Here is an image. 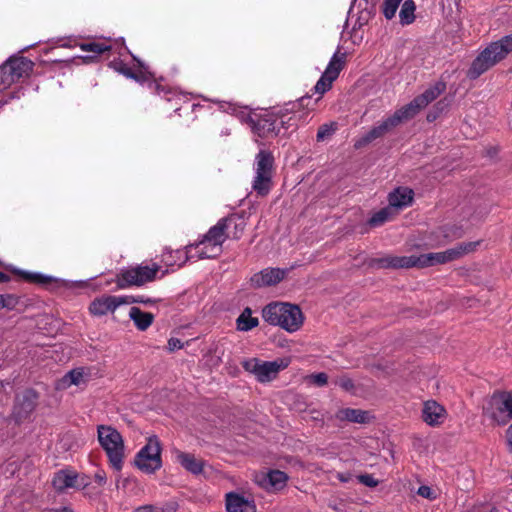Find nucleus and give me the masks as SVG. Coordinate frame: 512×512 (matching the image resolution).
Masks as SVG:
<instances>
[{
    "label": "nucleus",
    "instance_id": "1",
    "mask_svg": "<svg viewBox=\"0 0 512 512\" xmlns=\"http://www.w3.org/2000/svg\"><path fill=\"white\" fill-rule=\"evenodd\" d=\"M309 98H300L297 101L286 104L283 108L273 111L265 110L261 114L248 116L252 130L260 137L277 136L281 129L296 128L298 121H305L307 114L302 108Z\"/></svg>",
    "mask_w": 512,
    "mask_h": 512
},
{
    "label": "nucleus",
    "instance_id": "2",
    "mask_svg": "<svg viewBox=\"0 0 512 512\" xmlns=\"http://www.w3.org/2000/svg\"><path fill=\"white\" fill-rule=\"evenodd\" d=\"M445 90V84L436 83L434 86L425 90L421 95L414 98L410 103L396 110L394 114L377 126L373 127L362 139L363 143H369L385 133L398 126L402 122L408 121L416 116L430 102L435 100Z\"/></svg>",
    "mask_w": 512,
    "mask_h": 512
},
{
    "label": "nucleus",
    "instance_id": "3",
    "mask_svg": "<svg viewBox=\"0 0 512 512\" xmlns=\"http://www.w3.org/2000/svg\"><path fill=\"white\" fill-rule=\"evenodd\" d=\"M480 244L479 241L467 242L443 252L421 254L419 256H388L379 260L382 267L410 268L429 267L458 259L473 252Z\"/></svg>",
    "mask_w": 512,
    "mask_h": 512
},
{
    "label": "nucleus",
    "instance_id": "4",
    "mask_svg": "<svg viewBox=\"0 0 512 512\" xmlns=\"http://www.w3.org/2000/svg\"><path fill=\"white\" fill-rule=\"evenodd\" d=\"M262 318L273 326H279L289 333L300 330L304 323L301 309L288 302H271L262 309Z\"/></svg>",
    "mask_w": 512,
    "mask_h": 512
},
{
    "label": "nucleus",
    "instance_id": "5",
    "mask_svg": "<svg viewBox=\"0 0 512 512\" xmlns=\"http://www.w3.org/2000/svg\"><path fill=\"white\" fill-rule=\"evenodd\" d=\"M512 52V33L490 43L472 62L467 76L476 79Z\"/></svg>",
    "mask_w": 512,
    "mask_h": 512
},
{
    "label": "nucleus",
    "instance_id": "6",
    "mask_svg": "<svg viewBox=\"0 0 512 512\" xmlns=\"http://www.w3.org/2000/svg\"><path fill=\"white\" fill-rule=\"evenodd\" d=\"M97 438L105 451L111 467L120 471L124 459V441L122 435L112 426L98 425Z\"/></svg>",
    "mask_w": 512,
    "mask_h": 512
},
{
    "label": "nucleus",
    "instance_id": "7",
    "mask_svg": "<svg viewBox=\"0 0 512 512\" xmlns=\"http://www.w3.org/2000/svg\"><path fill=\"white\" fill-rule=\"evenodd\" d=\"M274 157L266 150H260L255 157L253 190L260 196L269 193L272 187Z\"/></svg>",
    "mask_w": 512,
    "mask_h": 512
},
{
    "label": "nucleus",
    "instance_id": "8",
    "mask_svg": "<svg viewBox=\"0 0 512 512\" xmlns=\"http://www.w3.org/2000/svg\"><path fill=\"white\" fill-rule=\"evenodd\" d=\"M483 413L498 425L512 419V391H497L488 399Z\"/></svg>",
    "mask_w": 512,
    "mask_h": 512
},
{
    "label": "nucleus",
    "instance_id": "9",
    "mask_svg": "<svg viewBox=\"0 0 512 512\" xmlns=\"http://www.w3.org/2000/svg\"><path fill=\"white\" fill-rule=\"evenodd\" d=\"M290 358L284 357L274 361H262L258 358H250L243 361V368L253 374L257 381L266 383L274 380L281 370L287 368Z\"/></svg>",
    "mask_w": 512,
    "mask_h": 512
},
{
    "label": "nucleus",
    "instance_id": "10",
    "mask_svg": "<svg viewBox=\"0 0 512 512\" xmlns=\"http://www.w3.org/2000/svg\"><path fill=\"white\" fill-rule=\"evenodd\" d=\"M158 271V265H137L120 270L116 275L115 283L118 288L125 289L131 286H141L153 280Z\"/></svg>",
    "mask_w": 512,
    "mask_h": 512
},
{
    "label": "nucleus",
    "instance_id": "11",
    "mask_svg": "<svg viewBox=\"0 0 512 512\" xmlns=\"http://www.w3.org/2000/svg\"><path fill=\"white\" fill-rule=\"evenodd\" d=\"M226 240V235L222 232L220 226L214 225L204 235L203 239L195 246H189L197 259L213 258L222 252V245Z\"/></svg>",
    "mask_w": 512,
    "mask_h": 512
},
{
    "label": "nucleus",
    "instance_id": "12",
    "mask_svg": "<svg viewBox=\"0 0 512 512\" xmlns=\"http://www.w3.org/2000/svg\"><path fill=\"white\" fill-rule=\"evenodd\" d=\"M135 465L146 474L160 468V442L157 436L150 437L148 443L137 453Z\"/></svg>",
    "mask_w": 512,
    "mask_h": 512
},
{
    "label": "nucleus",
    "instance_id": "13",
    "mask_svg": "<svg viewBox=\"0 0 512 512\" xmlns=\"http://www.w3.org/2000/svg\"><path fill=\"white\" fill-rule=\"evenodd\" d=\"M38 398V393L32 388L15 396L11 418L16 424H21L30 417L36 409Z\"/></svg>",
    "mask_w": 512,
    "mask_h": 512
},
{
    "label": "nucleus",
    "instance_id": "14",
    "mask_svg": "<svg viewBox=\"0 0 512 512\" xmlns=\"http://www.w3.org/2000/svg\"><path fill=\"white\" fill-rule=\"evenodd\" d=\"M346 62V53L338 49L331 57L325 71L315 85V91L324 94L331 87L332 83L338 78Z\"/></svg>",
    "mask_w": 512,
    "mask_h": 512
},
{
    "label": "nucleus",
    "instance_id": "15",
    "mask_svg": "<svg viewBox=\"0 0 512 512\" xmlns=\"http://www.w3.org/2000/svg\"><path fill=\"white\" fill-rule=\"evenodd\" d=\"M135 302H143V300H138L132 296L102 295L90 303L89 312L93 316L101 317L113 313L121 305Z\"/></svg>",
    "mask_w": 512,
    "mask_h": 512
},
{
    "label": "nucleus",
    "instance_id": "16",
    "mask_svg": "<svg viewBox=\"0 0 512 512\" xmlns=\"http://www.w3.org/2000/svg\"><path fill=\"white\" fill-rule=\"evenodd\" d=\"M286 271L279 268H266L255 273L250 278L251 286L254 288H263L278 284L284 279Z\"/></svg>",
    "mask_w": 512,
    "mask_h": 512
},
{
    "label": "nucleus",
    "instance_id": "17",
    "mask_svg": "<svg viewBox=\"0 0 512 512\" xmlns=\"http://www.w3.org/2000/svg\"><path fill=\"white\" fill-rule=\"evenodd\" d=\"M462 234L463 231L460 227L455 225L444 226L432 232L424 242V245L429 248L438 247L446 244L448 241L461 237Z\"/></svg>",
    "mask_w": 512,
    "mask_h": 512
},
{
    "label": "nucleus",
    "instance_id": "18",
    "mask_svg": "<svg viewBox=\"0 0 512 512\" xmlns=\"http://www.w3.org/2000/svg\"><path fill=\"white\" fill-rule=\"evenodd\" d=\"M193 258H195V255L189 247H187L186 250H171L165 248L164 251H162V264L167 266V271H174L180 268L186 261Z\"/></svg>",
    "mask_w": 512,
    "mask_h": 512
},
{
    "label": "nucleus",
    "instance_id": "19",
    "mask_svg": "<svg viewBox=\"0 0 512 512\" xmlns=\"http://www.w3.org/2000/svg\"><path fill=\"white\" fill-rule=\"evenodd\" d=\"M446 410L434 400L426 401L423 404L422 418L430 426L442 424L446 419Z\"/></svg>",
    "mask_w": 512,
    "mask_h": 512
},
{
    "label": "nucleus",
    "instance_id": "20",
    "mask_svg": "<svg viewBox=\"0 0 512 512\" xmlns=\"http://www.w3.org/2000/svg\"><path fill=\"white\" fill-rule=\"evenodd\" d=\"M216 226H220L222 232L226 235V239H239L245 230L246 223L243 218L232 215L219 220Z\"/></svg>",
    "mask_w": 512,
    "mask_h": 512
},
{
    "label": "nucleus",
    "instance_id": "21",
    "mask_svg": "<svg viewBox=\"0 0 512 512\" xmlns=\"http://www.w3.org/2000/svg\"><path fill=\"white\" fill-rule=\"evenodd\" d=\"M288 476L280 470H271L257 477L258 483L267 490L278 491L286 486Z\"/></svg>",
    "mask_w": 512,
    "mask_h": 512
},
{
    "label": "nucleus",
    "instance_id": "22",
    "mask_svg": "<svg viewBox=\"0 0 512 512\" xmlns=\"http://www.w3.org/2000/svg\"><path fill=\"white\" fill-rule=\"evenodd\" d=\"M5 64V69L11 72L16 81L22 77H27L34 66V63L26 57L9 58Z\"/></svg>",
    "mask_w": 512,
    "mask_h": 512
},
{
    "label": "nucleus",
    "instance_id": "23",
    "mask_svg": "<svg viewBox=\"0 0 512 512\" xmlns=\"http://www.w3.org/2000/svg\"><path fill=\"white\" fill-rule=\"evenodd\" d=\"M226 509L228 512H255L253 501L244 496L230 492L226 495Z\"/></svg>",
    "mask_w": 512,
    "mask_h": 512
},
{
    "label": "nucleus",
    "instance_id": "24",
    "mask_svg": "<svg viewBox=\"0 0 512 512\" xmlns=\"http://www.w3.org/2000/svg\"><path fill=\"white\" fill-rule=\"evenodd\" d=\"M88 376L89 374L84 367L72 369L58 380L56 388L67 389L72 385L80 386L86 384Z\"/></svg>",
    "mask_w": 512,
    "mask_h": 512
},
{
    "label": "nucleus",
    "instance_id": "25",
    "mask_svg": "<svg viewBox=\"0 0 512 512\" xmlns=\"http://www.w3.org/2000/svg\"><path fill=\"white\" fill-rule=\"evenodd\" d=\"M413 200V191L406 187H399L389 194V204L392 209H402L409 206Z\"/></svg>",
    "mask_w": 512,
    "mask_h": 512
},
{
    "label": "nucleus",
    "instance_id": "26",
    "mask_svg": "<svg viewBox=\"0 0 512 512\" xmlns=\"http://www.w3.org/2000/svg\"><path fill=\"white\" fill-rule=\"evenodd\" d=\"M129 317L134 322L136 328L140 331L147 330L154 320V315L152 313L145 312L136 306L130 308Z\"/></svg>",
    "mask_w": 512,
    "mask_h": 512
},
{
    "label": "nucleus",
    "instance_id": "27",
    "mask_svg": "<svg viewBox=\"0 0 512 512\" xmlns=\"http://www.w3.org/2000/svg\"><path fill=\"white\" fill-rule=\"evenodd\" d=\"M79 47L81 50L91 52L93 55L85 57V60L93 61L98 58L101 54L110 51L111 45L104 41H89L80 43Z\"/></svg>",
    "mask_w": 512,
    "mask_h": 512
},
{
    "label": "nucleus",
    "instance_id": "28",
    "mask_svg": "<svg viewBox=\"0 0 512 512\" xmlns=\"http://www.w3.org/2000/svg\"><path fill=\"white\" fill-rule=\"evenodd\" d=\"M77 475L70 471L60 470L55 473L52 485L58 491H63L66 488L74 487Z\"/></svg>",
    "mask_w": 512,
    "mask_h": 512
},
{
    "label": "nucleus",
    "instance_id": "29",
    "mask_svg": "<svg viewBox=\"0 0 512 512\" xmlns=\"http://www.w3.org/2000/svg\"><path fill=\"white\" fill-rule=\"evenodd\" d=\"M177 460L186 470L193 474L201 473L204 467V462L191 454L179 453Z\"/></svg>",
    "mask_w": 512,
    "mask_h": 512
},
{
    "label": "nucleus",
    "instance_id": "30",
    "mask_svg": "<svg viewBox=\"0 0 512 512\" xmlns=\"http://www.w3.org/2000/svg\"><path fill=\"white\" fill-rule=\"evenodd\" d=\"M10 270L14 274L19 275L23 280H25L29 283H34V284H39V285H47V284L51 283L52 281H54L53 277L47 276V275H44L41 273L27 272V271H23V270H20L17 268H11Z\"/></svg>",
    "mask_w": 512,
    "mask_h": 512
},
{
    "label": "nucleus",
    "instance_id": "31",
    "mask_svg": "<svg viewBox=\"0 0 512 512\" xmlns=\"http://www.w3.org/2000/svg\"><path fill=\"white\" fill-rule=\"evenodd\" d=\"M337 418L340 420H347L350 422L355 423H365L369 415L367 412L362 411L360 409H351V408H345L341 409L336 414Z\"/></svg>",
    "mask_w": 512,
    "mask_h": 512
},
{
    "label": "nucleus",
    "instance_id": "32",
    "mask_svg": "<svg viewBox=\"0 0 512 512\" xmlns=\"http://www.w3.org/2000/svg\"><path fill=\"white\" fill-rule=\"evenodd\" d=\"M259 324V320L252 316V310L245 308L236 320L237 329L239 331H249Z\"/></svg>",
    "mask_w": 512,
    "mask_h": 512
},
{
    "label": "nucleus",
    "instance_id": "33",
    "mask_svg": "<svg viewBox=\"0 0 512 512\" xmlns=\"http://www.w3.org/2000/svg\"><path fill=\"white\" fill-rule=\"evenodd\" d=\"M184 100V96L176 91H166L162 95V103L165 102V109L167 111H178L181 108V104Z\"/></svg>",
    "mask_w": 512,
    "mask_h": 512
},
{
    "label": "nucleus",
    "instance_id": "34",
    "mask_svg": "<svg viewBox=\"0 0 512 512\" xmlns=\"http://www.w3.org/2000/svg\"><path fill=\"white\" fill-rule=\"evenodd\" d=\"M415 4L413 0H405L399 12V18L402 25H409L415 19Z\"/></svg>",
    "mask_w": 512,
    "mask_h": 512
},
{
    "label": "nucleus",
    "instance_id": "35",
    "mask_svg": "<svg viewBox=\"0 0 512 512\" xmlns=\"http://www.w3.org/2000/svg\"><path fill=\"white\" fill-rule=\"evenodd\" d=\"M392 208L389 205V207L383 208L380 211L376 212L369 220V224L371 226H379L383 224L385 221H387L391 214H392Z\"/></svg>",
    "mask_w": 512,
    "mask_h": 512
},
{
    "label": "nucleus",
    "instance_id": "36",
    "mask_svg": "<svg viewBox=\"0 0 512 512\" xmlns=\"http://www.w3.org/2000/svg\"><path fill=\"white\" fill-rule=\"evenodd\" d=\"M6 64L0 66V92L10 87L16 80L10 71H7Z\"/></svg>",
    "mask_w": 512,
    "mask_h": 512
},
{
    "label": "nucleus",
    "instance_id": "37",
    "mask_svg": "<svg viewBox=\"0 0 512 512\" xmlns=\"http://www.w3.org/2000/svg\"><path fill=\"white\" fill-rule=\"evenodd\" d=\"M337 129V124L335 122L326 123L319 127L317 132V140L323 141L326 138L332 136Z\"/></svg>",
    "mask_w": 512,
    "mask_h": 512
},
{
    "label": "nucleus",
    "instance_id": "38",
    "mask_svg": "<svg viewBox=\"0 0 512 512\" xmlns=\"http://www.w3.org/2000/svg\"><path fill=\"white\" fill-rule=\"evenodd\" d=\"M19 303V297L14 294H1L0 295V309L7 308L14 309Z\"/></svg>",
    "mask_w": 512,
    "mask_h": 512
},
{
    "label": "nucleus",
    "instance_id": "39",
    "mask_svg": "<svg viewBox=\"0 0 512 512\" xmlns=\"http://www.w3.org/2000/svg\"><path fill=\"white\" fill-rule=\"evenodd\" d=\"M401 1L402 0H385L383 13L387 19H392L395 16Z\"/></svg>",
    "mask_w": 512,
    "mask_h": 512
},
{
    "label": "nucleus",
    "instance_id": "40",
    "mask_svg": "<svg viewBox=\"0 0 512 512\" xmlns=\"http://www.w3.org/2000/svg\"><path fill=\"white\" fill-rule=\"evenodd\" d=\"M357 478L360 483H362L363 485H365L367 487H376L379 483L378 480H376L370 474L359 475Z\"/></svg>",
    "mask_w": 512,
    "mask_h": 512
},
{
    "label": "nucleus",
    "instance_id": "41",
    "mask_svg": "<svg viewBox=\"0 0 512 512\" xmlns=\"http://www.w3.org/2000/svg\"><path fill=\"white\" fill-rule=\"evenodd\" d=\"M417 494L423 498L433 500L436 498L435 491H433L429 486H420L418 488Z\"/></svg>",
    "mask_w": 512,
    "mask_h": 512
},
{
    "label": "nucleus",
    "instance_id": "42",
    "mask_svg": "<svg viewBox=\"0 0 512 512\" xmlns=\"http://www.w3.org/2000/svg\"><path fill=\"white\" fill-rule=\"evenodd\" d=\"M328 377L325 373H317L310 376V381L317 386H324L327 383Z\"/></svg>",
    "mask_w": 512,
    "mask_h": 512
},
{
    "label": "nucleus",
    "instance_id": "43",
    "mask_svg": "<svg viewBox=\"0 0 512 512\" xmlns=\"http://www.w3.org/2000/svg\"><path fill=\"white\" fill-rule=\"evenodd\" d=\"M338 385L343 388L344 390L346 391H350L353 389L354 387V384H353V381L350 379V378H347V377H341L339 378L338 380Z\"/></svg>",
    "mask_w": 512,
    "mask_h": 512
},
{
    "label": "nucleus",
    "instance_id": "44",
    "mask_svg": "<svg viewBox=\"0 0 512 512\" xmlns=\"http://www.w3.org/2000/svg\"><path fill=\"white\" fill-rule=\"evenodd\" d=\"M94 480L100 486L105 485L106 482H107L106 473L104 471L96 472L95 475H94Z\"/></svg>",
    "mask_w": 512,
    "mask_h": 512
},
{
    "label": "nucleus",
    "instance_id": "45",
    "mask_svg": "<svg viewBox=\"0 0 512 512\" xmlns=\"http://www.w3.org/2000/svg\"><path fill=\"white\" fill-rule=\"evenodd\" d=\"M133 512H160V511L157 506L147 504V505L139 506L138 508L134 509Z\"/></svg>",
    "mask_w": 512,
    "mask_h": 512
},
{
    "label": "nucleus",
    "instance_id": "46",
    "mask_svg": "<svg viewBox=\"0 0 512 512\" xmlns=\"http://www.w3.org/2000/svg\"><path fill=\"white\" fill-rule=\"evenodd\" d=\"M182 343L180 342L179 339H176V338H170L169 341H168V349L170 351H175L177 349H180L182 348Z\"/></svg>",
    "mask_w": 512,
    "mask_h": 512
},
{
    "label": "nucleus",
    "instance_id": "47",
    "mask_svg": "<svg viewBox=\"0 0 512 512\" xmlns=\"http://www.w3.org/2000/svg\"><path fill=\"white\" fill-rule=\"evenodd\" d=\"M219 107L221 110L226 111V112L231 111L232 113H234L236 111V107L234 105H232L231 103H227V102H221Z\"/></svg>",
    "mask_w": 512,
    "mask_h": 512
},
{
    "label": "nucleus",
    "instance_id": "48",
    "mask_svg": "<svg viewBox=\"0 0 512 512\" xmlns=\"http://www.w3.org/2000/svg\"><path fill=\"white\" fill-rule=\"evenodd\" d=\"M336 477L339 481L343 482V483H346V482H349L351 479H352V474L351 473H340L338 472L336 474Z\"/></svg>",
    "mask_w": 512,
    "mask_h": 512
},
{
    "label": "nucleus",
    "instance_id": "49",
    "mask_svg": "<svg viewBox=\"0 0 512 512\" xmlns=\"http://www.w3.org/2000/svg\"><path fill=\"white\" fill-rule=\"evenodd\" d=\"M506 440L510 451H512V424L506 430Z\"/></svg>",
    "mask_w": 512,
    "mask_h": 512
},
{
    "label": "nucleus",
    "instance_id": "50",
    "mask_svg": "<svg viewBox=\"0 0 512 512\" xmlns=\"http://www.w3.org/2000/svg\"><path fill=\"white\" fill-rule=\"evenodd\" d=\"M309 98V102H305V106L302 108L303 111H305L307 114L305 115V121H298L297 122V125L299 123H305L307 121V117H308V114H309V111L310 110H313V107H310V109L308 108L310 102H311V97H308Z\"/></svg>",
    "mask_w": 512,
    "mask_h": 512
},
{
    "label": "nucleus",
    "instance_id": "51",
    "mask_svg": "<svg viewBox=\"0 0 512 512\" xmlns=\"http://www.w3.org/2000/svg\"><path fill=\"white\" fill-rule=\"evenodd\" d=\"M10 281V276L0 271V283Z\"/></svg>",
    "mask_w": 512,
    "mask_h": 512
},
{
    "label": "nucleus",
    "instance_id": "52",
    "mask_svg": "<svg viewBox=\"0 0 512 512\" xmlns=\"http://www.w3.org/2000/svg\"><path fill=\"white\" fill-rule=\"evenodd\" d=\"M54 512H73V510L68 507H63L61 509L55 510Z\"/></svg>",
    "mask_w": 512,
    "mask_h": 512
},
{
    "label": "nucleus",
    "instance_id": "53",
    "mask_svg": "<svg viewBox=\"0 0 512 512\" xmlns=\"http://www.w3.org/2000/svg\"><path fill=\"white\" fill-rule=\"evenodd\" d=\"M152 84H153V86L155 88V91L157 92L158 89L160 88V85L156 81H154Z\"/></svg>",
    "mask_w": 512,
    "mask_h": 512
},
{
    "label": "nucleus",
    "instance_id": "54",
    "mask_svg": "<svg viewBox=\"0 0 512 512\" xmlns=\"http://www.w3.org/2000/svg\"><path fill=\"white\" fill-rule=\"evenodd\" d=\"M176 508H177V507H176V505H175V504H172V505H171V507H170V509H169V512H174V511H176Z\"/></svg>",
    "mask_w": 512,
    "mask_h": 512
},
{
    "label": "nucleus",
    "instance_id": "55",
    "mask_svg": "<svg viewBox=\"0 0 512 512\" xmlns=\"http://www.w3.org/2000/svg\"><path fill=\"white\" fill-rule=\"evenodd\" d=\"M483 509L492 512L494 508L492 506L488 505V506L484 507Z\"/></svg>",
    "mask_w": 512,
    "mask_h": 512
},
{
    "label": "nucleus",
    "instance_id": "56",
    "mask_svg": "<svg viewBox=\"0 0 512 512\" xmlns=\"http://www.w3.org/2000/svg\"><path fill=\"white\" fill-rule=\"evenodd\" d=\"M1 264H2V263L0 262V265H1Z\"/></svg>",
    "mask_w": 512,
    "mask_h": 512
}]
</instances>
